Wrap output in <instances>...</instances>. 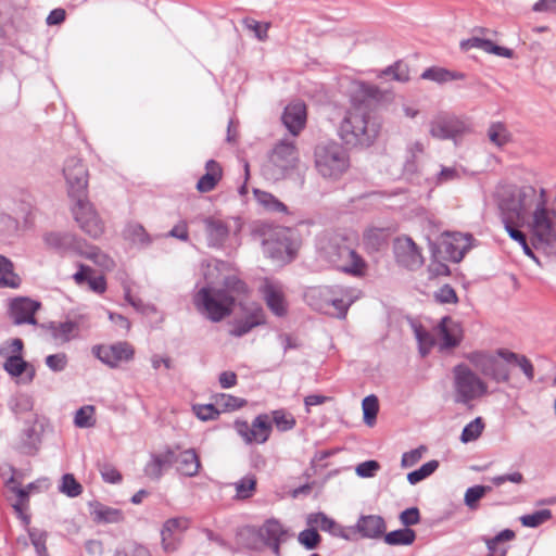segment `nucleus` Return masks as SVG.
I'll return each mask as SVG.
<instances>
[{
	"label": "nucleus",
	"mask_w": 556,
	"mask_h": 556,
	"mask_svg": "<svg viewBox=\"0 0 556 556\" xmlns=\"http://www.w3.org/2000/svg\"><path fill=\"white\" fill-rule=\"evenodd\" d=\"M306 525L308 527H318L320 530L329 532L334 536H340L345 540L350 539V535L345 528L337 523L333 519L329 518L324 513H312L306 517Z\"/></svg>",
	"instance_id": "nucleus-29"
},
{
	"label": "nucleus",
	"mask_w": 556,
	"mask_h": 556,
	"mask_svg": "<svg viewBox=\"0 0 556 556\" xmlns=\"http://www.w3.org/2000/svg\"><path fill=\"white\" fill-rule=\"evenodd\" d=\"M420 77L426 80H432L438 84H444L452 80L464 79L465 74L462 72L450 71L444 67L432 66L426 68Z\"/></svg>",
	"instance_id": "nucleus-39"
},
{
	"label": "nucleus",
	"mask_w": 556,
	"mask_h": 556,
	"mask_svg": "<svg viewBox=\"0 0 556 556\" xmlns=\"http://www.w3.org/2000/svg\"><path fill=\"white\" fill-rule=\"evenodd\" d=\"M392 93L368 83H358L354 90V105L350 109L339 127V137L349 147L369 148L378 138L381 129L379 118L370 110L375 103L390 101Z\"/></svg>",
	"instance_id": "nucleus-1"
},
{
	"label": "nucleus",
	"mask_w": 556,
	"mask_h": 556,
	"mask_svg": "<svg viewBox=\"0 0 556 556\" xmlns=\"http://www.w3.org/2000/svg\"><path fill=\"white\" fill-rule=\"evenodd\" d=\"M468 130L466 122L458 116L441 112L430 122V135L440 140L455 139Z\"/></svg>",
	"instance_id": "nucleus-13"
},
{
	"label": "nucleus",
	"mask_w": 556,
	"mask_h": 556,
	"mask_svg": "<svg viewBox=\"0 0 556 556\" xmlns=\"http://www.w3.org/2000/svg\"><path fill=\"white\" fill-rule=\"evenodd\" d=\"M175 452L166 450L163 453L152 454L151 459L144 466V473L147 477L159 480L163 471L173 466Z\"/></svg>",
	"instance_id": "nucleus-28"
},
{
	"label": "nucleus",
	"mask_w": 556,
	"mask_h": 556,
	"mask_svg": "<svg viewBox=\"0 0 556 556\" xmlns=\"http://www.w3.org/2000/svg\"><path fill=\"white\" fill-rule=\"evenodd\" d=\"M426 452L427 447L425 445H420L415 450L404 453L402 455L401 466L404 468L413 467L421 459Z\"/></svg>",
	"instance_id": "nucleus-62"
},
{
	"label": "nucleus",
	"mask_w": 556,
	"mask_h": 556,
	"mask_svg": "<svg viewBox=\"0 0 556 556\" xmlns=\"http://www.w3.org/2000/svg\"><path fill=\"white\" fill-rule=\"evenodd\" d=\"M518 197V219L523 220L525 216L535 205L533 212L532 230L534 236V247L556 250V227L546 208L544 199L545 190L541 189L540 198L536 190L531 186L519 187Z\"/></svg>",
	"instance_id": "nucleus-2"
},
{
	"label": "nucleus",
	"mask_w": 556,
	"mask_h": 556,
	"mask_svg": "<svg viewBox=\"0 0 556 556\" xmlns=\"http://www.w3.org/2000/svg\"><path fill=\"white\" fill-rule=\"evenodd\" d=\"M20 448L27 454L38 451L41 438L47 430V419H21Z\"/></svg>",
	"instance_id": "nucleus-16"
},
{
	"label": "nucleus",
	"mask_w": 556,
	"mask_h": 556,
	"mask_svg": "<svg viewBox=\"0 0 556 556\" xmlns=\"http://www.w3.org/2000/svg\"><path fill=\"white\" fill-rule=\"evenodd\" d=\"M298 541L306 549H315L319 545L321 536L315 527H309L299 533Z\"/></svg>",
	"instance_id": "nucleus-56"
},
{
	"label": "nucleus",
	"mask_w": 556,
	"mask_h": 556,
	"mask_svg": "<svg viewBox=\"0 0 556 556\" xmlns=\"http://www.w3.org/2000/svg\"><path fill=\"white\" fill-rule=\"evenodd\" d=\"M468 359L485 377L496 382H507L509 380L508 363L497 353L496 355H492L483 352H475L468 356Z\"/></svg>",
	"instance_id": "nucleus-12"
},
{
	"label": "nucleus",
	"mask_w": 556,
	"mask_h": 556,
	"mask_svg": "<svg viewBox=\"0 0 556 556\" xmlns=\"http://www.w3.org/2000/svg\"><path fill=\"white\" fill-rule=\"evenodd\" d=\"M266 317L264 309L256 305L244 317L236 319L230 329V334L240 338L249 333L254 327L264 325Z\"/></svg>",
	"instance_id": "nucleus-26"
},
{
	"label": "nucleus",
	"mask_w": 556,
	"mask_h": 556,
	"mask_svg": "<svg viewBox=\"0 0 556 556\" xmlns=\"http://www.w3.org/2000/svg\"><path fill=\"white\" fill-rule=\"evenodd\" d=\"M193 303L207 319L218 323L231 314L236 299L227 290L203 287L195 293Z\"/></svg>",
	"instance_id": "nucleus-6"
},
{
	"label": "nucleus",
	"mask_w": 556,
	"mask_h": 556,
	"mask_svg": "<svg viewBox=\"0 0 556 556\" xmlns=\"http://www.w3.org/2000/svg\"><path fill=\"white\" fill-rule=\"evenodd\" d=\"M393 251L397 264L410 270L419 268L424 257L410 237H399L394 240Z\"/></svg>",
	"instance_id": "nucleus-18"
},
{
	"label": "nucleus",
	"mask_w": 556,
	"mask_h": 556,
	"mask_svg": "<svg viewBox=\"0 0 556 556\" xmlns=\"http://www.w3.org/2000/svg\"><path fill=\"white\" fill-rule=\"evenodd\" d=\"M438 328L442 340L441 349H453L460 343L458 325L453 323L451 317H443Z\"/></svg>",
	"instance_id": "nucleus-36"
},
{
	"label": "nucleus",
	"mask_w": 556,
	"mask_h": 556,
	"mask_svg": "<svg viewBox=\"0 0 556 556\" xmlns=\"http://www.w3.org/2000/svg\"><path fill=\"white\" fill-rule=\"evenodd\" d=\"M261 292L267 307L275 316L283 317L287 315L288 304L280 285L266 280L261 287Z\"/></svg>",
	"instance_id": "nucleus-22"
},
{
	"label": "nucleus",
	"mask_w": 556,
	"mask_h": 556,
	"mask_svg": "<svg viewBox=\"0 0 556 556\" xmlns=\"http://www.w3.org/2000/svg\"><path fill=\"white\" fill-rule=\"evenodd\" d=\"M24 349V342L20 338H15L9 341H5L0 345V356L8 357L11 355H22V351Z\"/></svg>",
	"instance_id": "nucleus-59"
},
{
	"label": "nucleus",
	"mask_w": 556,
	"mask_h": 556,
	"mask_svg": "<svg viewBox=\"0 0 556 556\" xmlns=\"http://www.w3.org/2000/svg\"><path fill=\"white\" fill-rule=\"evenodd\" d=\"M236 429L247 443H264L270 433L271 424L266 419H245L236 421Z\"/></svg>",
	"instance_id": "nucleus-21"
},
{
	"label": "nucleus",
	"mask_w": 556,
	"mask_h": 556,
	"mask_svg": "<svg viewBox=\"0 0 556 556\" xmlns=\"http://www.w3.org/2000/svg\"><path fill=\"white\" fill-rule=\"evenodd\" d=\"M46 365L54 372L63 371L67 365L65 353L51 354L46 357Z\"/></svg>",
	"instance_id": "nucleus-64"
},
{
	"label": "nucleus",
	"mask_w": 556,
	"mask_h": 556,
	"mask_svg": "<svg viewBox=\"0 0 556 556\" xmlns=\"http://www.w3.org/2000/svg\"><path fill=\"white\" fill-rule=\"evenodd\" d=\"M253 193L255 195V199L257 202L263 205L266 210L271 212H286L287 206L279 201L276 197H274L271 193L254 189Z\"/></svg>",
	"instance_id": "nucleus-44"
},
{
	"label": "nucleus",
	"mask_w": 556,
	"mask_h": 556,
	"mask_svg": "<svg viewBox=\"0 0 556 556\" xmlns=\"http://www.w3.org/2000/svg\"><path fill=\"white\" fill-rule=\"evenodd\" d=\"M518 197H520L519 187L515 185L504 186L498 189L497 201L502 219H518Z\"/></svg>",
	"instance_id": "nucleus-23"
},
{
	"label": "nucleus",
	"mask_w": 556,
	"mask_h": 556,
	"mask_svg": "<svg viewBox=\"0 0 556 556\" xmlns=\"http://www.w3.org/2000/svg\"><path fill=\"white\" fill-rule=\"evenodd\" d=\"M21 282L20 276L14 273L11 260L0 254V288L17 289Z\"/></svg>",
	"instance_id": "nucleus-38"
},
{
	"label": "nucleus",
	"mask_w": 556,
	"mask_h": 556,
	"mask_svg": "<svg viewBox=\"0 0 556 556\" xmlns=\"http://www.w3.org/2000/svg\"><path fill=\"white\" fill-rule=\"evenodd\" d=\"M439 467V462L438 460H430L426 464H424L419 469L417 470H414V471H410L408 475H407V480L410 484H416L420 481H422L424 479L428 478L429 476H431Z\"/></svg>",
	"instance_id": "nucleus-52"
},
{
	"label": "nucleus",
	"mask_w": 556,
	"mask_h": 556,
	"mask_svg": "<svg viewBox=\"0 0 556 556\" xmlns=\"http://www.w3.org/2000/svg\"><path fill=\"white\" fill-rule=\"evenodd\" d=\"M298 160L294 142L281 140L275 146L267 162L262 166V173L266 179L278 181L295 167Z\"/></svg>",
	"instance_id": "nucleus-7"
},
{
	"label": "nucleus",
	"mask_w": 556,
	"mask_h": 556,
	"mask_svg": "<svg viewBox=\"0 0 556 556\" xmlns=\"http://www.w3.org/2000/svg\"><path fill=\"white\" fill-rule=\"evenodd\" d=\"M4 358L3 369L12 377H21L30 367V364L22 355H11Z\"/></svg>",
	"instance_id": "nucleus-43"
},
{
	"label": "nucleus",
	"mask_w": 556,
	"mask_h": 556,
	"mask_svg": "<svg viewBox=\"0 0 556 556\" xmlns=\"http://www.w3.org/2000/svg\"><path fill=\"white\" fill-rule=\"evenodd\" d=\"M416 539V533L409 528L391 531L384 535V542L389 545H410Z\"/></svg>",
	"instance_id": "nucleus-42"
},
{
	"label": "nucleus",
	"mask_w": 556,
	"mask_h": 556,
	"mask_svg": "<svg viewBox=\"0 0 556 556\" xmlns=\"http://www.w3.org/2000/svg\"><path fill=\"white\" fill-rule=\"evenodd\" d=\"M513 539H515V532L510 529H505L493 538H484L483 541L489 549L488 556H506L507 547L504 543Z\"/></svg>",
	"instance_id": "nucleus-37"
},
{
	"label": "nucleus",
	"mask_w": 556,
	"mask_h": 556,
	"mask_svg": "<svg viewBox=\"0 0 556 556\" xmlns=\"http://www.w3.org/2000/svg\"><path fill=\"white\" fill-rule=\"evenodd\" d=\"M263 251L268 257L283 263L291 262L295 256V249L285 229L275 231L265 238L263 240Z\"/></svg>",
	"instance_id": "nucleus-15"
},
{
	"label": "nucleus",
	"mask_w": 556,
	"mask_h": 556,
	"mask_svg": "<svg viewBox=\"0 0 556 556\" xmlns=\"http://www.w3.org/2000/svg\"><path fill=\"white\" fill-rule=\"evenodd\" d=\"M491 491L492 488L489 485H473L466 490L464 502L468 508L475 510L478 508L479 501Z\"/></svg>",
	"instance_id": "nucleus-46"
},
{
	"label": "nucleus",
	"mask_w": 556,
	"mask_h": 556,
	"mask_svg": "<svg viewBox=\"0 0 556 556\" xmlns=\"http://www.w3.org/2000/svg\"><path fill=\"white\" fill-rule=\"evenodd\" d=\"M472 48H477L486 53L495 54L497 56H503L507 59L514 56V51L511 49L498 46L490 39L473 36L469 39L460 41V49L463 51H469Z\"/></svg>",
	"instance_id": "nucleus-27"
},
{
	"label": "nucleus",
	"mask_w": 556,
	"mask_h": 556,
	"mask_svg": "<svg viewBox=\"0 0 556 556\" xmlns=\"http://www.w3.org/2000/svg\"><path fill=\"white\" fill-rule=\"evenodd\" d=\"M92 353L102 363L114 368L122 362H128L134 357V349L128 342H117L112 345L93 346Z\"/></svg>",
	"instance_id": "nucleus-20"
},
{
	"label": "nucleus",
	"mask_w": 556,
	"mask_h": 556,
	"mask_svg": "<svg viewBox=\"0 0 556 556\" xmlns=\"http://www.w3.org/2000/svg\"><path fill=\"white\" fill-rule=\"evenodd\" d=\"M256 478L253 475H248L241 478L238 482L235 483L237 497L244 500L252 496L253 491L255 490Z\"/></svg>",
	"instance_id": "nucleus-55"
},
{
	"label": "nucleus",
	"mask_w": 556,
	"mask_h": 556,
	"mask_svg": "<svg viewBox=\"0 0 556 556\" xmlns=\"http://www.w3.org/2000/svg\"><path fill=\"white\" fill-rule=\"evenodd\" d=\"M281 121L286 128L296 136L306 123V106L303 102L291 103L286 106Z\"/></svg>",
	"instance_id": "nucleus-25"
},
{
	"label": "nucleus",
	"mask_w": 556,
	"mask_h": 556,
	"mask_svg": "<svg viewBox=\"0 0 556 556\" xmlns=\"http://www.w3.org/2000/svg\"><path fill=\"white\" fill-rule=\"evenodd\" d=\"M99 471L102 479L108 483H119L122 481L121 472L111 464L99 465Z\"/></svg>",
	"instance_id": "nucleus-63"
},
{
	"label": "nucleus",
	"mask_w": 556,
	"mask_h": 556,
	"mask_svg": "<svg viewBox=\"0 0 556 556\" xmlns=\"http://www.w3.org/2000/svg\"><path fill=\"white\" fill-rule=\"evenodd\" d=\"M485 425L482 419H472L463 430L460 441L469 443L476 441L482 433Z\"/></svg>",
	"instance_id": "nucleus-54"
},
{
	"label": "nucleus",
	"mask_w": 556,
	"mask_h": 556,
	"mask_svg": "<svg viewBox=\"0 0 556 556\" xmlns=\"http://www.w3.org/2000/svg\"><path fill=\"white\" fill-rule=\"evenodd\" d=\"M80 255L101 267L111 268L113 266V260L104 254L98 247L89 245L87 247V250L83 249V254Z\"/></svg>",
	"instance_id": "nucleus-51"
},
{
	"label": "nucleus",
	"mask_w": 556,
	"mask_h": 556,
	"mask_svg": "<svg viewBox=\"0 0 556 556\" xmlns=\"http://www.w3.org/2000/svg\"><path fill=\"white\" fill-rule=\"evenodd\" d=\"M243 24L248 29L254 31L255 37L260 41H265L267 39V30L270 26L269 23L261 24L260 22L253 18L247 17L243 20Z\"/></svg>",
	"instance_id": "nucleus-61"
},
{
	"label": "nucleus",
	"mask_w": 556,
	"mask_h": 556,
	"mask_svg": "<svg viewBox=\"0 0 556 556\" xmlns=\"http://www.w3.org/2000/svg\"><path fill=\"white\" fill-rule=\"evenodd\" d=\"M552 518L549 509H542L520 517L523 527L536 528Z\"/></svg>",
	"instance_id": "nucleus-53"
},
{
	"label": "nucleus",
	"mask_w": 556,
	"mask_h": 556,
	"mask_svg": "<svg viewBox=\"0 0 556 556\" xmlns=\"http://www.w3.org/2000/svg\"><path fill=\"white\" fill-rule=\"evenodd\" d=\"M286 533L282 525L276 519L267 520L261 528V536L264 541L282 540Z\"/></svg>",
	"instance_id": "nucleus-47"
},
{
	"label": "nucleus",
	"mask_w": 556,
	"mask_h": 556,
	"mask_svg": "<svg viewBox=\"0 0 556 556\" xmlns=\"http://www.w3.org/2000/svg\"><path fill=\"white\" fill-rule=\"evenodd\" d=\"M91 267L79 264L78 270L74 274L73 278L78 286L88 285L89 289L96 293H103L106 290V281L104 276H93Z\"/></svg>",
	"instance_id": "nucleus-31"
},
{
	"label": "nucleus",
	"mask_w": 556,
	"mask_h": 556,
	"mask_svg": "<svg viewBox=\"0 0 556 556\" xmlns=\"http://www.w3.org/2000/svg\"><path fill=\"white\" fill-rule=\"evenodd\" d=\"M73 201L72 214L79 228L92 239L100 238L104 232V223L88 195Z\"/></svg>",
	"instance_id": "nucleus-10"
},
{
	"label": "nucleus",
	"mask_w": 556,
	"mask_h": 556,
	"mask_svg": "<svg viewBox=\"0 0 556 556\" xmlns=\"http://www.w3.org/2000/svg\"><path fill=\"white\" fill-rule=\"evenodd\" d=\"M490 141L501 148L510 141V134L503 123H492L488 129Z\"/></svg>",
	"instance_id": "nucleus-45"
},
{
	"label": "nucleus",
	"mask_w": 556,
	"mask_h": 556,
	"mask_svg": "<svg viewBox=\"0 0 556 556\" xmlns=\"http://www.w3.org/2000/svg\"><path fill=\"white\" fill-rule=\"evenodd\" d=\"M27 532L37 556H49L46 545L48 533L37 528H27Z\"/></svg>",
	"instance_id": "nucleus-48"
},
{
	"label": "nucleus",
	"mask_w": 556,
	"mask_h": 556,
	"mask_svg": "<svg viewBox=\"0 0 556 556\" xmlns=\"http://www.w3.org/2000/svg\"><path fill=\"white\" fill-rule=\"evenodd\" d=\"M39 327L55 342L64 343L70 341L73 331L76 329V323L72 320L63 323L50 321L41 324Z\"/></svg>",
	"instance_id": "nucleus-35"
},
{
	"label": "nucleus",
	"mask_w": 556,
	"mask_h": 556,
	"mask_svg": "<svg viewBox=\"0 0 556 556\" xmlns=\"http://www.w3.org/2000/svg\"><path fill=\"white\" fill-rule=\"evenodd\" d=\"M47 249L65 255L67 253L83 254L86 242L70 231H48L42 236Z\"/></svg>",
	"instance_id": "nucleus-14"
},
{
	"label": "nucleus",
	"mask_w": 556,
	"mask_h": 556,
	"mask_svg": "<svg viewBox=\"0 0 556 556\" xmlns=\"http://www.w3.org/2000/svg\"><path fill=\"white\" fill-rule=\"evenodd\" d=\"M471 235L460 232L444 233L438 242L430 244L431 256L459 263L470 249Z\"/></svg>",
	"instance_id": "nucleus-8"
},
{
	"label": "nucleus",
	"mask_w": 556,
	"mask_h": 556,
	"mask_svg": "<svg viewBox=\"0 0 556 556\" xmlns=\"http://www.w3.org/2000/svg\"><path fill=\"white\" fill-rule=\"evenodd\" d=\"M90 515L97 523H118L124 520L121 509L106 506L98 501L89 503Z\"/></svg>",
	"instance_id": "nucleus-32"
},
{
	"label": "nucleus",
	"mask_w": 556,
	"mask_h": 556,
	"mask_svg": "<svg viewBox=\"0 0 556 556\" xmlns=\"http://www.w3.org/2000/svg\"><path fill=\"white\" fill-rule=\"evenodd\" d=\"M59 490L70 497H76L81 494L83 486L72 473H65Z\"/></svg>",
	"instance_id": "nucleus-57"
},
{
	"label": "nucleus",
	"mask_w": 556,
	"mask_h": 556,
	"mask_svg": "<svg viewBox=\"0 0 556 556\" xmlns=\"http://www.w3.org/2000/svg\"><path fill=\"white\" fill-rule=\"evenodd\" d=\"M316 170L329 179H339L350 167V156L338 142H320L314 150Z\"/></svg>",
	"instance_id": "nucleus-5"
},
{
	"label": "nucleus",
	"mask_w": 556,
	"mask_h": 556,
	"mask_svg": "<svg viewBox=\"0 0 556 556\" xmlns=\"http://www.w3.org/2000/svg\"><path fill=\"white\" fill-rule=\"evenodd\" d=\"M497 354L508 364L516 365L520 367L525 376L528 378V380H533L534 378V368L532 363L529 358H527L525 355H519L515 352L505 350V349H498Z\"/></svg>",
	"instance_id": "nucleus-40"
},
{
	"label": "nucleus",
	"mask_w": 556,
	"mask_h": 556,
	"mask_svg": "<svg viewBox=\"0 0 556 556\" xmlns=\"http://www.w3.org/2000/svg\"><path fill=\"white\" fill-rule=\"evenodd\" d=\"M205 169L206 173L197 182V190L201 193L212 191L223 176L220 165L214 160H208L206 162Z\"/></svg>",
	"instance_id": "nucleus-33"
},
{
	"label": "nucleus",
	"mask_w": 556,
	"mask_h": 556,
	"mask_svg": "<svg viewBox=\"0 0 556 556\" xmlns=\"http://www.w3.org/2000/svg\"><path fill=\"white\" fill-rule=\"evenodd\" d=\"M245 403L244 400L229 395L217 394L208 404L193 405L192 410L195 417H216L220 414L230 413Z\"/></svg>",
	"instance_id": "nucleus-17"
},
{
	"label": "nucleus",
	"mask_w": 556,
	"mask_h": 556,
	"mask_svg": "<svg viewBox=\"0 0 556 556\" xmlns=\"http://www.w3.org/2000/svg\"><path fill=\"white\" fill-rule=\"evenodd\" d=\"M41 308L39 301L27 296H17L10 301L9 316L14 325H37L36 313Z\"/></svg>",
	"instance_id": "nucleus-19"
},
{
	"label": "nucleus",
	"mask_w": 556,
	"mask_h": 556,
	"mask_svg": "<svg viewBox=\"0 0 556 556\" xmlns=\"http://www.w3.org/2000/svg\"><path fill=\"white\" fill-rule=\"evenodd\" d=\"M12 412L15 415L25 414L33 408V400L27 394H20L11 401Z\"/></svg>",
	"instance_id": "nucleus-58"
},
{
	"label": "nucleus",
	"mask_w": 556,
	"mask_h": 556,
	"mask_svg": "<svg viewBox=\"0 0 556 556\" xmlns=\"http://www.w3.org/2000/svg\"><path fill=\"white\" fill-rule=\"evenodd\" d=\"M305 301L315 311L339 319L345 318L352 304V300L346 299V291L339 286L309 288L305 293Z\"/></svg>",
	"instance_id": "nucleus-4"
},
{
	"label": "nucleus",
	"mask_w": 556,
	"mask_h": 556,
	"mask_svg": "<svg viewBox=\"0 0 556 556\" xmlns=\"http://www.w3.org/2000/svg\"><path fill=\"white\" fill-rule=\"evenodd\" d=\"M63 175L72 200L88 195V170L80 159L68 157L63 167Z\"/></svg>",
	"instance_id": "nucleus-11"
},
{
	"label": "nucleus",
	"mask_w": 556,
	"mask_h": 556,
	"mask_svg": "<svg viewBox=\"0 0 556 556\" xmlns=\"http://www.w3.org/2000/svg\"><path fill=\"white\" fill-rule=\"evenodd\" d=\"M454 384L458 402L467 403L484 395L488 387L467 365L454 367Z\"/></svg>",
	"instance_id": "nucleus-9"
},
{
	"label": "nucleus",
	"mask_w": 556,
	"mask_h": 556,
	"mask_svg": "<svg viewBox=\"0 0 556 556\" xmlns=\"http://www.w3.org/2000/svg\"><path fill=\"white\" fill-rule=\"evenodd\" d=\"M174 464H176L177 471L187 477L195 476L200 469V460L193 450L175 453Z\"/></svg>",
	"instance_id": "nucleus-34"
},
{
	"label": "nucleus",
	"mask_w": 556,
	"mask_h": 556,
	"mask_svg": "<svg viewBox=\"0 0 556 556\" xmlns=\"http://www.w3.org/2000/svg\"><path fill=\"white\" fill-rule=\"evenodd\" d=\"M182 520L179 518H170L163 525L161 536L162 546L165 552H173L176 549V543L174 541L173 533L181 527Z\"/></svg>",
	"instance_id": "nucleus-41"
},
{
	"label": "nucleus",
	"mask_w": 556,
	"mask_h": 556,
	"mask_svg": "<svg viewBox=\"0 0 556 556\" xmlns=\"http://www.w3.org/2000/svg\"><path fill=\"white\" fill-rule=\"evenodd\" d=\"M381 77H391L396 81L406 83L409 80V70L405 63L399 61L383 70Z\"/></svg>",
	"instance_id": "nucleus-49"
},
{
	"label": "nucleus",
	"mask_w": 556,
	"mask_h": 556,
	"mask_svg": "<svg viewBox=\"0 0 556 556\" xmlns=\"http://www.w3.org/2000/svg\"><path fill=\"white\" fill-rule=\"evenodd\" d=\"M207 245L222 249L229 236V226L223 219L210 216L203 220Z\"/></svg>",
	"instance_id": "nucleus-24"
},
{
	"label": "nucleus",
	"mask_w": 556,
	"mask_h": 556,
	"mask_svg": "<svg viewBox=\"0 0 556 556\" xmlns=\"http://www.w3.org/2000/svg\"><path fill=\"white\" fill-rule=\"evenodd\" d=\"M355 528L363 538L377 539L384 534L386 522L378 515L361 516Z\"/></svg>",
	"instance_id": "nucleus-30"
},
{
	"label": "nucleus",
	"mask_w": 556,
	"mask_h": 556,
	"mask_svg": "<svg viewBox=\"0 0 556 556\" xmlns=\"http://www.w3.org/2000/svg\"><path fill=\"white\" fill-rule=\"evenodd\" d=\"M319 250L328 263L343 273L361 276L366 267L365 261L356 253L348 238L340 235H332L320 241Z\"/></svg>",
	"instance_id": "nucleus-3"
},
{
	"label": "nucleus",
	"mask_w": 556,
	"mask_h": 556,
	"mask_svg": "<svg viewBox=\"0 0 556 556\" xmlns=\"http://www.w3.org/2000/svg\"><path fill=\"white\" fill-rule=\"evenodd\" d=\"M126 232H127V238L136 244H140L142 247H148L152 242L150 235L146 231L144 227L140 224H129Z\"/></svg>",
	"instance_id": "nucleus-50"
},
{
	"label": "nucleus",
	"mask_w": 556,
	"mask_h": 556,
	"mask_svg": "<svg viewBox=\"0 0 556 556\" xmlns=\"http://www.w3.org/2000/svg\"><path fill=\"white\" fill-rule=\"evenodd\" d=\"M434 299L442 304H455L458 302L456 291L450 285H444L435 291Z\"/></svg>",
	"instance_id": "nucleus-60"
}]
</instances>
